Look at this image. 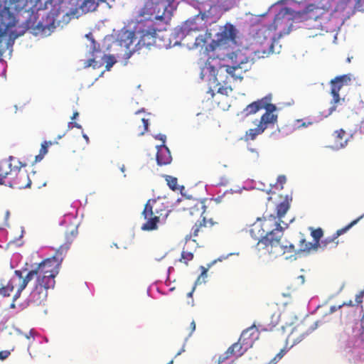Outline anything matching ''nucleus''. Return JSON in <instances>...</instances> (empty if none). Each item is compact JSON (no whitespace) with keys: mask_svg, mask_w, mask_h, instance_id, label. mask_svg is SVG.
<instances>
[{"mask_svg":"<svg viewBox=\"0 0 364 364\" xmlns=\"http://www.w3.org/2000/svg\"><path fill=\"white\" fill-rule=\"evenodd\" d=\"M65 230V242L56 250L55 255L43 259L29 271L28 277L37 274L33 287L28 297V303L33 306L43 304L48 297V291L55 285V278L58 274L61 263L70 247L78 235V223L70 217Z\"/></svg>","mask_w":364,"mask_h":364,"instance_id":"f257e3e1","label":"nucleus"},{"mask_svg":"<svg viewBox=\"0 0 364 364\" xmlns=\"http://www.w3.org/2000/svg\"><path fill=\"white\" fill-rule=\"evenodd\" d=\"M65 230V242L56 250L55 255L43 259L29 271L28 277L37 274L33 287L28 297V303L33 306L43 304L48 297V291L55 285V278L58 274L61 263L70 247L78 235V223L70 217Z\"/></svg>","mask_w":364,"mask_h":364,"instance_id":"f03ea898","label":"nucleus"},{"mask_svg":"<svg viewBox=\"0 0 364 364\" xmlns=\"http://www.w3.org/2000/svg\"><path fill=\"white\" fill-rule=\"evenodd\" d=\"M272 223L274 229L267 232V235L259 239L255 246L256 254L258 257L277 258L287 254L289 256H287L286 259H288L302 253L309 254L312 251L318 250L316 244L307 242L303 235L299 241L298 248L287 240H282L283 231L288 227V224L285 223L284 227L281 226L279 220H276L274 217H270L269 219L265 220L264 225L268 228L272 226Z\"/></svg>","mask_w":364,"mask_h":364,"instance_id":"7ed1b4c3","label":"nucleus"},{"mask_svg":"<svg viewBox=\"0 0 364 364\" xmlns=\"http://www.w3.org/2000/svg\"><path fill=\"white\" fill-rule=\"evenodd\" d=\"M144 6L141 8L139 15L148 16L151 20L144 28H139L135 32L126 31L120 38V43L127 49L134 41L139 38L135 47L137 50L142 48H150L151 46H161L157 42L159 39L156 29L153 27V20L165 21L166 19V4L163 0H142Z\"/></svg>","mask_w":364,"mask_h":364,"instance_id":"20e7f679","label":"nucleus"},{"mask_svg":"<svg viewBox=\"0 0 364 364\" xmlns=\"http://www.w3.org/2000/svg\"><path fill=\"white\" fill-rule=\"evenodd\" d=\"M228 58L232 60V65H222L220 60L209 57L205 63L203 71L209 73L216 82L217 92L227 95V87L229 75L234 80H242L243 74L248 70L246 64L248 58L241 53H232Z\"/></svg>","mask_w":364,"mask_h":364,"instance_id":"39448f33","label":"nucleus"},{"mask_svg":"<svg viewBox=\"0 0 364 364\" xmlns=\"http://www.w3.org/2000/svg\"><path fill=\"white\" fill-rule=\"evenodd\" d=\"M26 166L14 156L0 163V185H8L11 188L23 189L30 187L31 181L28 173L21 171Z\"/></svg>","mask_w":364,"mask_h":364,"instance_id":"423d86ee","label":"nucleus"},{"mask_svg":"<svg viewBox=\"0 0 364 364\" xmlns=\"http://www.w3.org/2000/svg\"><path fill=\"white\" fill-rule=\"evenodd\" d=\"M169 202L166 198L158 197L148 200L141 213L146 222L142 225L141 230L145 231L155 230L161 222H164L171 212Z\"/></svg>","mask_w":364,"mask_h":364,"instance_id":"0eeeda50","label":"nucleus"},{"mask_svg":"<svg viewBox=\"0 0 364 364\" xmlns=\"http://www.w3.org/2000/svg\"><path fill=\"white\" fill-rule=\"evenodd\" d=\"M294 18L300 21H313L311 28L323 30V24L329 19L328 11L311 4L300 11L294 12Z\"/></svg>","mask_w":364,"mask_h":364,"instance_id":"6e6552de","label":"nucleus"},{"mask_svg":"<svg viewBox=\"0 0 364 364\" xmlns=\"http://www.w3.org/2000/svg\"><path fill=\"white\" fill-rule=\"evenodd\" d=\"M15 274L17 277L11 278L6 285L0 287V295L3 296H10L14 289H16L13 295V301H16L20 297L21 292L26 289L29 282L34 277L37 279V274H33L30 278L28 277L29 272L24 277L19 270H16Z\"/></svg>","mask_w":364,"mask_h":364,"instance_id":"1a4fd4ad","label":"nucleus"},{"mask_svg":"<svg viewBox=\"0 0 364 364\" xmlns=\"http://www.w3.org/2000/svg\"><path fill=\"white\" fill-rule=\"evenodd\" d=\"M205 205L203 201H196L193 205L189 208V213L191 215L200 217L201 220H198L192 228V235L197 237L199 232H203L207 228H212L214 225L218 224L217 222L213 221L212 218H207L205 215Z\"/></svg>","mask_w":364,"mask_h":364,"instance_id":"9d476101","label":"nucleus"},{"mask_svg":"<svg viewBox=\"0 0 364 364\" xmlns=\"http://www.w3.org/2000/svg\"><path fill=\"white\" fill-rule=\"evenodd\" d=\"M294 11L289 7L282 8L275 16L274 21L269 26V31H279L278 36L282 37L289 34L292 26L291 20L294 18Z\"/></svg>","mask_w":364,"mask_h":364,"instance_id":"9b49d317","label":"nucleus"},{"mask_svg":"<svg viewBox=\"0 0 364 364\" xmlns=\"http://www.w3.org/2000/svg\"><path fill=\"white\" fill-rule=\"evenodd\" d=\"M291 200V198L289 200L288 196L286 197L285 200L278 204L277 205L276 210H277V216L270 215L267 218H264V220L262 223V225L259 224H254L252 229L250 230V233L252 236L256 237L255 232H259L260 230H262V232L260 234L261 239L267 235V232H269L272 230L274 229V227L269 226L267 228L264 225L265 220L269 219L270 217H274L276 220H279L280 223V225L282 226L281 223H283V221L282 220V218L284 216V215L287 213V212L289 210L290 208V201Z\"/></svg>","mask_w":364,"mask_h":364,"instance_id":"f8f14e48","label":"nucleus"},{"mask_svg":"<svg viewBox=\"0 0 364 364\" xmlns=\"http://www.w3.org/2000/svg\"><path fill=\"white\" fill-rule=\"evenodd\" d=\"M40 1L41 0H5L3 11L6 12L9 16L21 11L28 12Z\"/></svg>","mask_w":364,"mask_h":364,"instance_id":"ddd939ff","label":"nucleus"},{"mask_svg":"<svg viewBox=\"0 0 364 364\" xmlns=\"http://www.w3.org/2000/svg\"><path fill=\"white\" fill-rule=\"evenodd\" d=\"M237 31L230 23H226L220 27L215 35V40L213 41L217 46H225L230 43H236Z\"/></svg>","mask_w":364,"mask_h":364,"instance_id":"4468645a","label":"nucleus"},{"mask_svg":"<svg viewBox=\"0 0 364 364\" xmlns=\"http://www.w3.org/2000/svg\"><path fill=\"white\" fill-rule=\"evenodd\" d=\"M350 75H343L336 76L335 78L331 80V95L333 97L331 103L333 105V109H336V104L339 103L341 100L339 95L340 90L344 86L350 85Z\"/></svg>","mask_w":364,"mask_h":364,"instance_id":"2eb2a0df","label":"nucleus"},{"mask_svg":"<svg viewBox=\"0 0 364 364\" xmlns=\"http://www.w3.org/2000/svg\"><path fill=\"white\" fill-rule=\"evenodd\" d=\"M364 217V214L357 219L353 220L348 225L344 228L338 230L332 236L327 237L323 240H321L319 242V250H325L327 248H333L336 247L338 244V237L342 234L346 232L350 228H351L353 225L358 223V222Z\"/></svg>","mask_w":364,"mask_h":364,"instance_id":"dca6fc26","label":"nucleus"},{"mask_svg":"<svg viewBox=\"0 0 364 364\" xmlns=\"http://www.w3.org/2000/svg\"><path fill=\"white\" fill-rule=\"evenodd\" d=\"M248 348H249L245 345L244 343L238 339L237 342L232 344L224 353L220 355L217 360V364H221L232 357L239 358L242 356Z\"/></svg>","mask_w":364,"mask_h":364,"instance_id":"f3484780","label":"nucleus"},{"mask_svg":"<svg viewBox=\"0 0 364 364\" xmlns=\"http://www.w3.org/2000/svg\"><path fill=\"white\" fill-rule=\"evenodd\" d=\"M272 100L271 95L265 96L261 99H259L248 105L241 112V114L245 117H249L250 115L255 114L259 111L264 109L267 105V103Z\"/></svg>","mask_w":364,"mask_h":364,"instance_id":"a211bd4d","label":"nucleus"},{"mask_svg":"<svg viewBox=\"0 0 364 364\" xmlns=\"http://www.w3.org/2000/svg\"><path fill=\"white\" fill-rule=\"evenodd\" d=\"M264 109H265V112L261 116L259 124L264 129H267L270 125H274L277 122V114L273 113L276 111L277 107L269 102Z\"/></svg>","mask_w":364,"mask_h":364,"instance_id":"6ab92c4d","label":"nucleus"},{"mask_svg":"<svg viewBox=\"0 0 364 364\" xmlns=\"http://www.w3.org/2000/svg\"><path fill=\"white\" fill-rule=\"evenodd\" d=\"M259 338V332L255 326H250L244 330L239 339L245 343L249 348H251L254 342Z\"/></svg>","mask_w":364,"mask_h":364,"instance_id":"aec40b11","label":"nucleus"},{"mask_svg":"<svg viewBox=\"0 0 364 364\" xmlns=\"http://www.w3.org/2000/svg\"><path fill=\"white\" fill-rule=\"evenodd\" d=\"M156 153V161L159 165H166L171 163V156L168 149L165 146L162 145L159 146Z\"/></svg>","mask_w":364,"mask_h":364,"instance_id":"412c9836","label":"nucleus"},{"mask_svg":"<svg viewBox=\"0 0 364 364\" xmlns=\"http://www.w3.org/2000/svg\"><path fill=\"white\" fill-rule=\"evenodd\" d=\"M333 137L334 141L333 148L338 149L346 146L348 138L346 131L343 129L335 131L333 134Z\"/></svg>","mask_w":364,"mask_h":364,"instance_id":"4be33fe9","label":"nucleus"},{"mask_svg":"<svg viewBox=\"0 0 364 364\" xmlns=\"http://www.w3.org/2000/svg\"><path fill=\"white\" fill-rule=\"evenodd\" d=\"M264 127L259 124H257L256 128L249 129L244 136V139L245 141H253L257 136L259 134H262L264 132Z\"/></svg>","mask_w":364,"mask_h":364,"instance_id":"5701e85b","label":"nucleus"},{"mask_svg":"<svg viewBox=\"0 0 364 364\" xmlns=\"http://www.w3.org/2000/svg\"><path fill=\"white\" fill-rule=\"evenodd\" d=\"M304 336V333L300 332L298 328H295L287 337V341L293 344L300 342Z\"/></svg>","mask_w":364,"mask_h":364,"instance_id":"b1692460","label":"nucleus"},{"mask_svg":"<svg viewBox=\"0 0 364 364\" xmlns=\"http://www.w3.org/2000/svg\"><path fill=\"white\" fill-rule=\"evenodd\" d=\"M311 229V235L314 238V244L316 245V248L319 250V242H321V239L323 237V232L321 228L317 229Z\"/></svg>","mask_w":364,"mask_h":364,"instance_id":"393cba45","label":"nucleus"},{"mask_svg":"<svg viewBox=\"0 0 364 364\" xmlns=\"http://www.w3.org/2000/svg\"><path fill=\"white\" fill-rule=\"evenodd\" d=\"M264 44H265L264 48L260 50H258L256 53L259 54L262 53L263 55H268L273 52V43L271 38H265Z\"/></svg>","mask_w":364,"mask_h":364,"instance_id":"a878e982","label":"nucleus"},{"mask_svg":"<svg viewBox=\"0 0 364 364\" xmlns=\"http://www.w3.org/2000/svg\"><path fill=\"white\" fill-rule=\"evenodd\" d=\"M279 323V315L278 314H272L271 316V321L269 323H266L264 324V330L265 331H272L274 327L277 326Z\"/></svg>","mask_w":364,"mask_h":364,"instance_id":"bb28decb","label":"nucleus"},{"mask_svg":"<svg viewBox=\"0 0 364 364\" xmlns=\"http://www.w3.org/2000/svg\"><path fill=\"white\" fill-rule=\"evenodd\" d=\"M86 38H87L90 41V51L92 55H94L95 53H100V45L95 41V39L92 37V34L91 33L87 34Z\"/></svg>","mask_w":364,"mask_h":364,"instance_id":"cd10ccee","label":"nucleus"},{"mask_svg":"<svg viewBox=\"0 0 364 364\" xmlns=\"http://www.w3.org/2000/svg\"><path fill=\"white\" fill-rule=\"evenodd\" d=\"M194 257L193 253L191 252H188L186 250H183L181 252V258L179 259V262L184 263L186 265H188V262L191 261Z\"/></svg>","mask_w":364,"mask_h":364,"instance_id":"c85d7f7f","label":"nucleus"},{"mask_svg":"<svg viewBox=\"0 0 364 364\" xmlns=\"http://www.w3.org/2000/svg\"><path fill=\"white\" fill-rule=\"evenodd\" d=\"M141 121L142 125L141 126L139 125L136 130V132L138 136H141V135L144 134V133L148 131V127H149V120L148 119H146L145 118H141Z\"/></svg>","mask_w":364,"mask_h":364,"instance_id":"c756f323","label":"nucleus"},{"mask_svg":"<svg viewBox=\"0 0 364 364\" xmlns=\"http://www.w3.org/2000/svg\"><path fill=\"white\" fill-rule=\"evenodd\" d=\"M53 143L50 141H44L41 144V147L40 150V154L36 156V161L41 160L43 156L47 154L48 152V147L50 145H52Z\"/></svg>","mask_w":364,"mask_h":364,"instance_id":"7c9ffc66","label":"nucleus"},{"mask_svg":"<svg viewBox=\"0 0 364 364\" xmlns=\"http://www.w3.org/2000/svg\"><path fill=\"white\" fill-rule=\"evenodd\" d=\"M102 58L104 59L106 63L105 68L107 70H109L113 65L117 62L114 56L111 55H104Z\"/></svg>","mask_w":364,"mask_h":364,"instance_id":"2f4dec72","label":"nucleus"},{"mask_svg":"<svg viewBox=\"0 0 364 364\" xmlns=\"http://www.w3.org/2000/svg\"><path fill=\"white\" fill-rule=\"evenodd\" d=\"M166 181L167 182L168 186L169 188L173 190H177V184H178V179L175 177H173L171 176H165Z\"/></svg>","mask_w":364,"mask_h":364,"instance_id":"473e14b6","label":"nucleus"},{"mask_svg":"<svg viewBox=\"0 0 364 364\" xmlns=\"http://www.w3.org/2000/svg\"><path fill=\"white\" fill-rule=\"evenodd\" d=\"M96 4L95 0H84L81 4V8L87 11L94 10Z\"/></svg>","mask_w":364,"mask_h":364,"instance_id":"72a5a7b5","label":"nucleus"},{"mask_svg":"<svg viewBox=\"0 0 364 364\" xmlns=\"http://www.w3.org/2000/svg\"><path fill=\"white\" fill-rule=\"evenodd\" d=\"M202 272L196 281V284H200L205 282V278L207 277V269L204 267H201Z\"/></svg>","mask_w":364,"mask_h":364,"instance_id":"f704fd0d","label":"nucleus"},{"mask_svg":"<svg viewBox=\"0 0 364 364\" xmlns=\"http://www.w3.org/2000/svg\"><path fill=\"white\" fill-rule=\"evenodd\" d=\"M297 122H298V123L302 122V123L298 126L299 128H300V127H309L310 125L314 124L316 122V121L311 120L310 119H304V120L303 119H299V120H297Z\"/></svg>","mask_w":364,"mask_h":364,"instance_id":"c9c22d12","label":"nucleus"},{"mask_svg":"<svg viewBox=\"0 0 364 364\" xmlns=\"http://www.w3.org/2000/svg\"><path fill=\"white\" fill-rule=\"evenodd\" d=\"M286 352L287 350L285 349H282L271 360L276 363L285 355Z\"/></svg>","mask_w":364,"mask_h":364,"instance_id":"e433bc0d","label":"nucleus"},{"mask_svg":"<svg viewBox=\"0 0 364 364\" xmlns=\"http://www.w3.org/2000/svg\"><path fill=\"white\" fill-rule=\"evenodd\" d=\"M196 330V322L192 321L188 328H186L188 336H191Z\"/></svg>","mask_w":364,"mask_h":364,"instance_id":"4c0bfd02","label":"nucleus"},{"mask_svg":"<svg viewBox=\"0 0 364 364\" xmlns=\"http://www.w3.org/2000/svg\"><path fill=\"white\" fill-rule=\"evenodd\" d=\"M363 297H364V289L359 291L356 296H355V303L356 304H360L363 303Z\"/></svg>","mask_w":364,"mask_h":364,"instance_id":"58836bf2","label":"nucleus"},{"mask_svg":"<svg viewBox=\"0 0 364 364\" xmlns=\"http://www.w3.org/2000/svg\"><path fill=\"white\" fill-rule=\"evenodd\" d=\"M96 57L90 58L87 60V63L86 65L87 67L92 66L94 68H98L100 65L96 61Z\"/></svg>","mask_w":364,"mask_h":364,"instance_id":"ea45409f","label":"nucleus"},{"mask_svg":"<svg viewBox=\"0 0 364 364\" xmlns=\"http://www.w3.org/2000/svg\"><path fill=\"white\" fill-rule=\"evenodd\" d=\"M287 178L284 175H280L277 177V183L279 184L280 189H283V186L286 183Z\"/></svg>","mask_w":364,"mask_h":364,"instance_id":"a19ab883","label":"nucleus"},{"mask_svg":"<svg viewBox=\"0 0 364 364\" xmlns=\"http://www.w3.org/2000/svg\"><path fill=\"white\" fill-rule=\"evenodd\" d=\"M355 7L359 11H364V0H355Z\"/></svg>","mask_w":364,"mask_h":364,"instance_id":"79ce46f5","label":"nucleus"},{"mask_svg":"<svg viewBox=\"0 0 364 364\" xmlns=\"http://www.w3.org/2000/svg\"><path fill=\"white\" fill-rule=\"evenodd\" d=\"M11 355V351L8 350H0V360H4Z\"/></svg>","mask_w":364,"mask_h":364,"instance_id":"37998d69","label":"nucleus"},{"mask_svg":"<svg viewBox=\"0 0 364 364\" xmlns=\"http://www.w3.org/2000/svg\"><path fill=\"white\" fill-rule=\"evenodd\" d=\"M343 306H354L355 304H353L352 300H350L347 302H343L341 305L338 306V309L341 308Z\"/></svg>","mask_w":364,"mask_h":364,"instance_id":"c03bdc74","label":"nucleus"},{"mask_svg":"<svg viewBox=\"0 0 364 364\" xmlns=\"http://www.w3.org/2000/svg\"><path fill=\"white\" fill-rule=\"evenodd\" d=\"M9 215H10L9 210H6V213H5V220H6V221H7L9 220Z\"/></svg>","mask_w":364,"mask_h":364,"instance_id":"a18cd8bd","label":"nucleus"},{"mask_svg":"<svg viewBox=\"0 0 364 364\" xmlns=\"http://www.w3.org/2000/svg\"><path fill=\"white\" fill-rule=\"evenodd\" d=\"M218 106L223 110L226 109L228 107V105H219Z\"/></svg>","mask_w":364,"mask_h":364,"instance_id":"49530a36","label":"nucleus"},{"mask_svg":"<svg viewBox=\"0 0 364 364\" xmlns=\"http://www.w3.org/2000/svg\"><path fill=\"white\" fill-rule=\"evenodd\" d=\"M185 350H184V347H183L176 355V357L181 355L182 352H183Z\"/></svg>","mask_w":364,"mask_h":364,"instance_id":"de8ad7c7","label":"nucleus"},{"mask_svg":"<svg viewBox=\"0 0 364 364\" xmlns=\"http://www.w3.org/2000/svg\"><path fill=\"white\" fill-rule=\"evenodd\" d=\"M78 114H78V112H75L73 113V117H72V119H75V118L78 116Z\"/></svg>","mask_w":364,"mask_h":364,"instance_id":"09e8293b","label":"nucleus"},{"mask_svg":"<svg viewBox=\"0 0 364 364\" xmlns=\"http://www.w3.org/2000/svg\"><path fill=\"white\" fill-rule=\"evenodd\" d=\"M159 139L161 141H163V142L164 143L165 141V139H166V136H164V135H160V137H159Z\"/></svg>","mask_w":364,"mask_h":364,"instance_id":"8fccbe9b","label":"nucleus"},{"mask_svg":"<svg viewBox=\"0 0 364 364\" xmlns=\"http://www.w3.org/2000/svg\"><path fill=\"white\" fill-rule=\"evenodd\" d=\"M360 321L363 324H364V314L363 315L361 319H360Z\"/></svg>","mask_w":364,"mask_h":364,"instance_id":"3c124183","label":"nucleus"},{"mask_svg":"<svg viewBox=\"0 0 364 364\" xmlns=\"http://www.w3.org/2000/svg\"><path fill=\"white\" fill-rule=\"evenodd\" d=\"M334 311H336V307L335 306L331 307V311L333 312Z\"/></svg>","mask_w":364,"mask_h":364,"instance_id":"603ef678","label":"nucleus"},{"mask_svg":"<svg viewBox=\"0 0 364 364\" xmlns=\"http://www.w3.org/2000/svg\"><path fill=\"white\" fill-rule=\"evenodd\" d=\"M74 126H75V127H77V128H80V125H78L77 123H75V125H74Z\"/></svg>","mask_w":364,"mask_h":364,"instance_id":"864d4df0","label":"nucleus"},{"mask_svg":"<svg viewBox=\"0 0 364 364\" xmlns=\"http://www.w3.org/2000/svg\"><path fill=\"white\" fill-rule=\"evenodd\" d=\"M64 135H65V134H63L62 135H59L58 136V139H61L63 137V136H64Z\"/></svg>","mask_w":364,"mask_h":364,"instance_id":"5fc2aeb1","label":"nucleus"},{"mask_svg":"<svg viewBox=\"0 0 364 364\" xmlns=\"http://www.w3.org/2000/svg\"><path fill=\"white\" fill-rule=\"evenodd\" d=\"M347 62H348V63H350V58H347Z\"/></svg>","mask_w":364,"mask_h":364,"instance_id":"6e6d98bb","label":"nucleus"},{"mask_svg":"<svg viewBox=\"0 0 364 364\" xmlns=\"http://www.w3.org/2000/svg\"><path fill=\"white\" fill-rule=\"evenodd\" d=\"M191 295H192V291H191V292H189V293L188 294V296H191Z\"/></svg>","mask_w":364,"mask_h":364,"instance_id":"4d7b16f0","label":"nucleus"},{"mask_svg":"<svg viewBox=\"0 0 364 364\" xmlns=\"http://www.w3.org/2000/svg\"><path fill=\"white\" fill-rule=\"evenodd\" d=\"M68 15V12L63 13V16Z\"/></svg>","mask_w":364,"mask_h":364,"instance_id":"13d9d810","label":"nucleus"}]
</instances>
